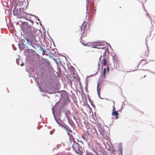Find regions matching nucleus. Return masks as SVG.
<instances>
[{
  "mask_svg": "<svg viewBox=\"0 0 155 155\" xmlns=\"http://www.w3.org/2000/svg\"><path fill=\"white\" fill-rule=\"evenodd\" d=\"M37 30L35 28L31 27L28 31L27 38H25L28 44L31 45L34 48L33 45L36 43V37L37 35Z\"/></svg>",
  "mask_w": 155,
  "mask_h": 155,
  "instance_id": "nucleus-1",
  "label": "nucleus"
},
{
  "mask_svg": "<svg viewBox=\"0 0 155 155\" xmlns=\"http://www.w3.org/2000/svg\"><path fill=\"white\" fill-rule=\"evenodd\" d=\"M87 23L84 21L81 27L78 28L77 31V33L79 35H81V38L80 39V41L81 43L84 45H86L84 41H83L82 39H81L82 36H85L87 33V31L88 28V27L87 26Z\"/></svg>",
  "mask_w": 155,
  "mask_h": 155,
  "instance_id": "nucleus-2",
  "label": "nucleus"
},
{
  "mask_svg": "<svg viewBox=\"0 0 155 155\" xmlns=\"http://www.w3.org/2000/svg\"><path fill=\"white\" fill-rule=\"evenodd\" d=\"M98 130L101 134L103 136L104 138L106 140H109L108 129L107 127L106 128L103 126H100L98 128Z\"/></svg>",
  "mask_w": 155,
  "mask_h": 155,
  "instance_id": "nucleus-3",
  "label": "nucleus"
},
{
  "mask_svg": "<svg viewBox=\"0 0 155 155\" xmlns=\"http://www.w3.org/2000/svg\"><path fill=\"white\" fill-rule=\"evenodd\" d=\"M69 139L71 143L72 141L73 143L72 144V148L75 151L76 153L78 155H82V152L80 150L79 147V144L76 142H74V140L73 139L71 140L70 138Z\"/></svg>",
  "mask_w": 155,
  "mask_h": 155,
  "instance_id": "nucleus-4",
  "label": "nucleus"
},
{
  "mask_svg": "<svg viewBox=\"0 0 155 155\" xmlns=\"http://www.w3.org/2000/svg\"><path fill=\"white\" fill-rule=\"evenodd\" d=\"M149 51L147 48L142 50L141 51V56L142 58L147 57L148 56Z\"/></svg>",
  "mask_w": 155,
  "mask_h": 155,
  "instance_id": "nucleus-5",
  "label": "nucleus"
},
{
  "mask_svg": "<svg viewBox=\"0 0 155 155\" xmlns=\"http://www.w3.org/2000/svg\"><path fill=\"white\" fill-rule=\"evenodd\" d=\"M108 58L106 55L105 56H104V58L101 61V63L103 64V66H105L108 63Z\"/></svg>",
  "mask_w": 155,
  "mask_h": 155,
  "instance_id": "nucleus-6",
  "label": "nucleus"
},
{
  "mask_svg": "<svg viewBox=\"0 0 155 155\" xmlns=\"http://www.w3.org/2000/svg\"><path fill=\"white\" fill-rule=\"evenodd\" d=\"M114 109L113 110V112L112 113V115L114 117H115V119H117L118 118V116L119 115V113H118V111L117 110L116 111L115 110V108L114 107Z\"/></svg>",
  "mask_w": 155,
  "mask_h": 155,
  "instance_id": "nucleus-7",
  "label": "nucleus"
},
{
  "mask_svg": "<svg viewBox=\"0 0 155 155\" xmlns=\"http://www.w3.org/2000/svg\"><path fill=\"white\" fill-rule=\"evenodd\" d=\"M106 70L107 69L106 68H104L103 70V78H104L106 76V74L108 73L109 70V68L108 66L107 67V71L106 72Z\"/></svg>",
  "mask_w": 155,
  "mask_h": 155,
  "instance_id": "nucleus-8",
  "label": "nucleus"
},
{
  "mask_svg": "<svg viewBox=\"0 0 155 155\" xmlns=\"http://www.w3.org/2000/svg\"><path fill=\"white\" fill-rule=\"evenodd\" d=\"M64 128L66 130L68 135L70 136L71 135V133H72V131L67 126L64 127Z\"/></svg>",
  "mask_w": 155,
  "mask_h": 155,
  "instance_id": "nucleus-9",
  "label": "nucleus"
},
{
  "mask_svg": "<svg viewBox=\"0 0 155 155\" xmlns=\"http://www.w3.org/2000/svg\"><path fill=\"white\" fill-rule=\"evenodd\" d=\"M100 45V46H103V43H102V42H99V43H98V44H97V45H96V46H93L92 47V48H97V46H98Z\"/></svg>",
  "mask_w": 155,
  "mask_h": 155,
  "instance_id": "nucleus-10",
  "label": "nucleus"
},
{
  "mask_svg": "<svg viewBox=\"0 0 155 155\" xmlns=\"http://www.w3.org/2000/svg\"><path fill=\"white\" fill-rule=\"evenodd\" d=\"M147 63V62H146V61H145V60L143 59L141 60V62L140 63V64L143 65V64H146Z\"/></svg>",
  "mask_w": 155,
  "mask_h": 155,
  "instance_id": "nucleus-11",
  "label": "nucleus"
},
{
  "mask_svg": "<svg viewBox=\"0 0 155 155\" xmlns=\"http://www.w3.org/2000/svg\"><path fill=\"white\" fill-rule=\"evenodd\" d=\"M97 46V49H105L106 50H107L106 48L105 47H101V46H100V45Z\"/></svg>",
  "mask_w": 155,
  "mask_h": 155,
  "instance_id": "nucleus-12",
  "label": "nucleus"
},
{
  "mask_svg": "<svg viewBox=\"0 0 155 155\" xmlns=\"http://www.w3.org/2000/svg\"><path fill=\"white\" fill-rule=\"evenodd\" d=\"M98 86H99V84H97V92L98 93L99 91V93H100V88H98Z\"/></svg>",
  "mask_w": 155,
  "mask_h": 155,
  "instance_id": "nucleus-13",
  "label": "nucleus"
},
{
  "mask_svg": "<svg viewBox=\"0 0 155 155\" xmlns=\"http://www.w3.org/2000/svg\"><path fill=\"white\" fill-rule=\"evenodd\" d=\"M18 4L20 6H21L22 5V2H18Z\"/></svg>",
  "mask_w": 155,
  "mask_h": 155,
  "instance_id": "nucleus-14",
  "label": "nucleus"
},
{
  "mask_svg": "<svg viewBox=\"0 0 155 155\" xmlns=\"http://www.w3.org/2000/svg\"><path fill=\"white\" fill-rule=\"evenodd\" d=\"M122 150L121 148L119 149V151L122 155Z\"/></svg>",
  "mask_w": 155,
  "mask_h": 155,
  "instance_id": "nucleus-15",
  "label": "nucleus"
},
{
  "mask_svg": "<svg viewBox=\"0 0 155 155\" xmlns=\"http://www.w3.org/2000/svg\"><path fill=\"white\" fill-rule=\"evenodd\" d=\"M101 56L99 58V60H100L101 59Z\"/></svg>",
  "mask_w": 155,
  "mask_h": 155,
  "instance_id": "nucleus-16",
  "label": "nucleus"
},
{
  "mask_svg": "<svg viewBox=\"0 0 155 155\" xmlns=\"http://www.w3.org/2000/svg\"><path fill=\"white\" fill-rule=\"evenodd\" d=\"M24 64H21V66H23V65Z\"/></svg>",
  "mask_w": 155,
  "mask_h": 155,
  "instance_id": "nucleus-17",
  "label": "nucleus"
},
{
  "mask_svg": "<svg viewBox=\"0 0 155 155\" xmlns=\"http://www.w3.org/2000/svg\"><path fill=\"white\" fill-rule=\"evenodd\" d=\"M98 66H99V67L100 66V64H98Z\"/></svg>",
  "mask_w": 155,
  "mask_h": 155,
  "instance_id": "nucleus-18",
  "label": "nucleus"
},
{
  "mask_svg": "<svg viewBox=\"0 0 155 155\" xmlns=\"http://www.w3.org/2000/svg\"><path fill=\"white\" fill-rule=\"evenodd\" d=\"M146 76V75H145L144 76V78Z\"/></svg>",
  "mask_w": 155,
  "mask_h": 155,
  "instance_id": "nucleus-19",
  "label": "nucleus"
},
{
  "mask_svg": "<svg viewBox=\"0 0 155 155\" xmlns=\"http://www.w3.org/2000/svg\"><path fill=\"white\" fill-rule=\"evenodd\" d=\"M106 51H105L104 52V53H106Z\"/></svg>",
  "mask_w": 155,
  "mask_h": 155,
  "instance_id": "nucleus-20",
  "label": "nucleus"
},
{
  "mask_svg": "<svg viewBox=\"0 0 155 155\" xmlns=\"http://www.w3.org/2000/svg\"><path fill=\"white\" fill-rule=\"evenodd\" d=\"M95 147L96 148V146H95Z\"/></svg>",
  "mask_w": 155,
  "mask_h": 155,
  "instance_id": "nucleus-21",
  "label": "nucleus"
}]
</instances>
